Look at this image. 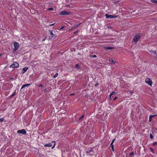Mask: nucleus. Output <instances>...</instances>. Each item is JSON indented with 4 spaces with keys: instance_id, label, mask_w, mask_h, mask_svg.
<instances>
[{
    "instance_id": "obj_8",
    "label": "nucleus",
    "mask_w": 157,
    "mask_h": 157,
    "mask_svg": "<svg viewBox=\"0 0 157 157\" xmlns=\"http://www.w3.org/2000/svg\"><path fill=\"white\" fill-rule=\"evenodd\" d=\"M26 131L24 129H22L21 130H19L17 131V133L19 134H21L24 135H26Z\"/></svg>"
},
{
    "instance_id": "obj_1",
    "label": "nucleus",
    "mask_w": 157,
    "mask_h": 157,
    "mask_svg": "<svg viewBox=\"0 0 157 157\" xmlns=\"http://www.w3.org/2000/svg\"><path fill=\"white\" fill-rule=\"evenodd\" d=\"M141 36V34L139 33L136 35L134 37L133 39V42H136L138 39L140 38Z\"/></svg>"
},
{
    "instance_id": "obj_4",
    "label": "nucleus",
    "mask_w": 157,
    "mask_h": 157,
    "mask_svg": "<svg viewBox=\"0 0 157 157\" xmlns=\"http://www.w3.org/2000/svg\"><path fill=\"white\" fill-rule=\"evenodd\" d=\"M13 45L14 48L13 49V51L14 52H15L18 49L19 47V44L17 42H14Z\"/></svg>"
},
{
    "instance_id": "obj_42",
    "label": "nucleus",
    "mask_w": 157,
    "mask_h": 157,
    "mask_svg": "<svg viewBox=\"0 0 157 157\" xmlns=\"http://www.w3.org/2000/svg\"><path fill=\"white\" fill-rule=\"evenodd\" d=\"M45 39H44L43 40L44 41L45 40Z\"/></svg>"
},
{
    "instance_id": "obj_9",
    "label": "nucleus",
    "mask_w": 157,
    "mask_h": 157,
    "mask_svg": "<svg viewBox=\"0 0 157 157\" xmlns=\"http://www.w3.org/2000/svg\"><path fill=\"white\" fill-rule=\"evenodd\" d=\"M28 68L27 67H25L23 68L21 71V73L22 74L24 73L26 71L28 70Z\"/></svg>"
},
{
    "instance_id": "obj_11",
    "label": "nucleus",
    "mask_w": 157,
    "mask_h": 157,
    "mask_svg": "<svg viewBox=\"0 0 157 157\" xmlns=\"http://www.w3.org/2000/svg\"><path fill=\"white\" fill-rule=\"evenodd\" d=\"M110 63L112 64L116 63V62L112 59H110L109 60Z\"/></svg>"
},
{
    "instance_id": "obj_29",
    "label": "nucleus",
    "mask_w": 157,
    "mask_h": 157,
    "mask_svg": "<svg viewBox=\"0 0 157 157\" xmlns=\"http://www.w3.org/2000/svg\"><path fill=\"white\" fill-rule=\"evenodd\" d=\"M92 151V150L91 149H90V150H88L87 152H88V153H90Z\"/></svg>"
},
{
    "instance_id": "obj_13",
    "label": "nucleus",
    "mask_w": 157,
    "mask_h": 157,
    "mask_svg": "<svg viewBox=\"0 0 157 157\" xmlns=\"http://www.w3.org/2000/svg\"><path fill=\"white\" fill-rule=\"evenodd\" d=\"M45 147H51L52 146V144L51 143H48L44 145Z\"/></svg>"
},
{
    "instance_id": "obj_28",
    "label": "nucleus",
    "mask_w": 157,
    "mask_h": 157,
    "mask_svg": "<svg viewBox=\"0 0 157 157\" xmlns=\"http://www.w3.org/2000/svg\"><path fill=\"white\" fill-rule=\"evenodd\" d=\"M150 138L151 139H152L153 138V136H152V135L151 134L150 135Z\"/></svg>"
},
{
    "instance_id": "obj_2",
    "label": "nucleus",
    "mask_w": 157,
    "mask_h": 157,
    "mask_svg": "<svg viewBox=\"0 0 157 157\" xmlns=\"http://www.w3.org/2000/svg\"><path fill=\"white\" fill-rule=\"evenodd\" d=\"M145 82L147 84L151 86H152V82L150 78H146L145 80Z\"/></svg>"
},
{
    "instance_id": "obj_7",
    "label": "nucleus",
    "mask_w": 157,
    "mask_h": 157,
    "mask_svg": "<svg viewBox=\"0 0 157 157\" xmlns=\"http://www.w3.org/2000/svg\"><path fill=\"white\" fill-rule=\"evenodd\" d=\"M19 64L18 63L15 62H14L13 64L11 65L10 67L12 68H17L19 67Z\"/></svg>"
},
{
    "instance_id": "obj_18",
    "label": "nucleus",
    "mask_w": 157,
    "mask_h": 157,
    "mask_svg": "<svg viewBox=\"0 0 157 157\" xmlns=\"http://www.w3.org/2000/svg\"><path fill=\"white\" fill-rule=\"evenodd\" d=\"M79 25H74L73 27H72V29H74L77 27L79 26Z\"/></svg>"
},
{
    "instance_id": "obj_3",
    "label": "nucleus",
    "mask_w": 157,
    "mask_h": 157,
    "mask_svg": "<svg viewBox=\"0 0 157 157\" xmlns=\"http://www.w3.org/2000/svg\"><path fill=\"white\" fill-rule=\"evenodd\" d=\"M49 31L50 33V34L51 35L50 37L52 38H55L57 37V36L56 35V34H55L56 33V31L52 30L51 31L49 30Z\"/></svg>"
},
{
    "instance_id": "obj_20",
    "label": "nucleus",
    "mask_w": 157,
    "mask_h": 157,
    "mask_svg": "<svg viewBox=\"0 0 157 157\" xmlns=\"http://www.w3.org/2000/svg\"><path fill=\"white\" fill-rule=\"evenodd\" d=\"M58 73H56L55 74L54 76H53V77L56 78V77H57L58 76Z\"/></svg>"
},
{
    "instance_id": "obj_40",
    "label": "nucleus",
    "mask_w": 157,
    "mask_h": 157,
    "mask_svg": "<svg viewBox=\"0 0 157 157\" xmlns=\"http://www.w3.org/2000/svg\"><path fill=\"white\" fill-rule=\"evenodd\" d=\"M69 6H69V5H67V6H67V7H69Z\"/></svg>"
},
{
    "instance_id": "obj_35",
    "label": "nucleus",
    "mask_w": 157,
    "mask_h": 157,
    "mask_svg": "<svg viewBox=\"0 0 157 157\" xmlns=\"http://www.w3.org/2000/svg\"><path fill=\"white\" fill-rule=\"evenodd\" d=\"M64 27V26H62L60 28V29H62Z\"/></svg>"
},
{
    "instance_id": "obj_26",
    "label": "nucleus",
    "mask_w": 157,
    "mask_h": 157,
    "mask_svg": "<svg viewBox=\"0 0 157 157\" xmlns=\"http://www.w3.org/2000/svg\"><path fill=\"white\" fill-rule=\"evenodd\" d=\"M157 144V142H154L153 143V145H155L156 144Z\"/></svg>"
},
{
    "instance_id": "obj_39",
    "label": "nucleus",
    "mask_w": 157,
    "mask_h": 157,
    "mask_svg": "<svg viewBox=\"0 0 157 157\" xmlns=\"http://www.w3.org/2000/svg\"><path fill=\"white\" fill-rule=\"evenodd\" d=\"M78 32V31H76L75 32H74V33L75 34Z\"/></svg>"
},
{
    "instance_id": "obj_37",
    "label": "nucleus",
    "mask_w": 157,
    "mask_h": 157,
    "mask_svg": "<svg viewBox=\"0 0 157 157\" xmlns=\"http://www.w3.org/2000/svg\"><path fill=\"white\" fill-rule=\"evenodd\" d=\"M47 89H44V92H47Z\"/></svg>"
},
{
    "instance_id": "obj_31",
    "label": "nucleus",
    "mask_w": 157,
    "mask_h": 157,
    "mask_svg": "<svg viewBox=\"0 0 157 157\" xmlns=\"http://www.w3.org/2000/svg\"><path fill=\"white\" fill-rule=\"evenodd\" d=\"M55 24V23H54L53 24H50V25H49V26H53Z\"/></svg>"
},
{
    "instance_id": "obj_22",
    "label": "nucleus",
    "mask_w": 157,
    "mask_h": 157,
    "mask_svg": "<svg viewBox=\"0 0 157 157\" xmlns=\"http://www.w3.org/2000/svg\"><path fill=\"white\" fill-rule=\"evenodd\" d=\"M91 57L96 58L97 57V56L95 55H91Z\"/></svg>"
},
{
    "instance_id": "obj_19",
    "label": "nucleus",
    "mask_w": 157,
    "mask_h": 157,
    "mask_svg": "<svg viewBox=\"0 0 157 157\" xmlns=\"http://www.w3.org/2000/svg\"><path fill=\"white\" fill-rule=\"evenodd\" d=\"M75 67L77 68H79V66L78 64H77L75 65Z\"/></svg>"
},
{
    "instance_id": "obj_33",
    "label": "nucleus",
    "mask_w": 157,
    "mask_h": 157,
    "mask_svg": "<svg viewBox=\"0 0 157 157\" xmlns=\"http://www.w3.org/2000/svg\"><path fill=\"white\" fill-rule=\"evenodd\" d=\"M117 98V97H115V98H114L113 99V100H115Z\"/></svg>"
},
{
    "instance_id": "obj_16",
    "label": "nucleus",
    "mask_w": 157,
    "mask_h": 157,
    "mask_svg": "<svg viewBox=\"0 0 157 157\" xmlns=\"http://www.w3.org/2000/svg\"><path fill=\"white\" fill-rule=\"evenodd\" d=\"M151 2L153 3L157 4V0H151Z\"/></svg>"
},
{
    "instance_id": "obj_36",
    "label": "nucleus",
    "mask_w": 157,
    "mask_h": 157,
    "mask_svg": "<svg viewBox=\"0 0 157 157\" xmlns=\"http://www.w3.org/2000/svg\"><path fill=\"white\" fill-rule=\"evenodd\" d=\"M15 94V92H14L13 94L11 96V97H13V96L14 94Z\"/></svg>"
},
{
    "instance_id": "obj_15",
    "label": "nucleus",
    "mask_w": 157,
    "mask_h": 157,
    "mask_svg": "<svg viewBox=\"0 0 157 157\" xmlns=\"http://www.w3.org/2000/svg\"><path fill=\"white\" fill-rule=\"evenodd\" d=\"M155 116V115H150L149 117V121H151L152 117Z\"/></svg>"
},
{
    "instance_id": "obj_12",
    "label": "nucleus",
    "mask_w": 157,
    "mask_h": 157,
    "mask_svg": "<svg viewBox=\"0 0 157 157\" xmlns=\"http://www.w3.org/2000/svg\"><path fill=\"white\" fill-rule=\"evenodd\" d=\"M104 48L106 50H112L113 49V48L111 47H106Z\"/></svg>"
},
{
    "instance_id": "obj_43",
    "label": "nucleus",
    "mask_w": 157,
    "mask_h": 157,
    "mask_svg": "<svg viewBox=\"0 0 157 157\" xmlns=\"http://www.w3.org/2000/svg\"><path fill=\"white\" fill-rule=\"evenodd\" d=\"M1 56V55H0V56Z\"/></svg>"
},
{
    "instance_id": "obj_32",
    "label": "nucleus",
    "mask_w": 157,
    "mask_h": 157,
    "mask_svg": "<svg viewBox=\"0 0 157 157\" xmlns=\"http://www.w3.org/2000/svg\"><path fill=\"white\" fill-rule=\"evenodd\" d=\"M84 116V115H82V117H81L80 118V119H82V118H83V117Z\"/></svg>"
},
{
    "instance_id": "obj_34",
    "label": "nucleus",
    "mask_w": 157,
    "mask_h": 157,
    "mask_svg": "<svg viewBox=\"0 0 157 157\" xmlns=\"http://www.w3.org/2000/svg\"><path fill=\"white\" fill-rule=\"evenodd\" d=\"M75 95V94L74 93H72V94H71L70 95V96H72V95Z\"/></svg>"
},
{
    "instance_id": "obj_30",
    "label": "nucleus",
    "mask_w": 157,
    "mask_h": 157,
    "mask_svg": "<svg viewBox=\"0 0 157 157\" xmlns=\"http://www.w3.org/2000/svg\"><path fill=\"white\" fill-rule=\"evenodd\" d=\"M115 139H113L112 141V142L111 143H113L114 142V141H115Z\"/></svg>"
},
{
    "instance_id": "obj_5",
    "label": "nucleus",
    "mask_w": 157,
    "mask_h": 157,
    "mask_svg": "<svg viewBox=\"0 0 157 157\" xmlns=\"http://www.w3.org/2000/svg\"><path fill=\"white\" fill-rule=\"evenodd\" d=\"M105 16L106 17V18H111L112 19L114 18H116L117 17V15H108L107 14H105Z\"/></svg>"
},
{
    "instance_id": "obj_38",
    "label": "nucleus",
    "mask_w": 157,
    "mask_h": 157,
    "mask_svg": "<svg viewBox=\"0 0 157 157\" xmlns=\"http://www.w3.org/2000/svg\"><path fill=\"white\" fill-rule=\"evenodd\" d=\"M55 145V144H54V145L52 147V148H53L54 147Z\"/></svg>"
},
{
    "instance_id": "obj_14",
    "label": "nucleus",
    "mask_w": 157,
    "mask_h": 157,
    "mask_svg": "<svg viewBox=\"0 0 157 157\" xmlns=\"http://www.w3.org/2000/svg\"><path fill=\"white\" fill-rule=\"evenodd\" d=\"M115 94H116L115 92H113L112 93H111L110 94V98H113V96H112V95H114Z\"/></svg>"
},
{
    "instance_id": "obj_41",
    "label": "nucleus",
    "mask_w": 157,
    "mask_h": 157,
    "mask_svg": "<svg viewBox=\"0 0 157 157\" xmlns=\"http://www.w3.org/2000/svg\"><path fill=\"white\" fill-rule=\"evenodd\" d=\"M154 52H155V53H156V52H155V51H154Z\"/></svg>"
},
{
    "instance_id": "obj_21",
    "label": "nucleus",
    "mask_w": 157,
    "mask_h": 157,
    "mask_svg": "<svg viewBox=\"0 0 157 157\" xmlns=\"http://www.w3.org/2000/svg\"><path fill=\"white\" fill-rule=\"evenodd\" d=\"M53 7H51L48 8V10H53Z\"/></svg>"
},
{
    "instance_id": "obj_6",
    "label": "nucleus",
    "mask_w": 157,
    "mask_h": 157,
    "mask_svg": "<svg viewBox=\"0 0 157 157\" xmlns=\"http://www.w3.org/2000/svg\"><path fill=\"white\" fill-rule=\"evenodd\" d=\"M71 14L70 12H68L65 10H63L61 11L60 13L61 15H69Z\"/></svg>"
},
{
    "instance_id": "obj_25",
    "label": "nucleus",
    "mask_w": 157,
    "mask_h": 157,
    "mask_svg": "<svg viewBox=\"0 0 157 157\" xmlns=\"http://www.w3.org/2000/svg\"><path fill=\"white\" fill-rule=\"evenodd\" d=\"M38 86L39 87H42L43 86V85L42 83H40Z\"/></svg>"
},
{
    "instance_id": "obj_10",
    "label": "nucleus",
    "mask_w": 157,
    "mask_h": 157,
    "mask_svg": "<svg viewBox=\"0 0 157 157\" xmlns=\"http://www.w3.org/2000/svg\"><path fill=\"white\" fill-rule=\"evenodd\" d=\"M30 85V84H26L23 85L21 87V89H22L24 88L29 86Z\"/></svg>"
},
{
    "instance_id": "obj_27",
    "label": "nucleus",
    "mask_w": 157,
    "mask_h": 157,
    "mask_svg": "<svg viewBox=\"0 0 157 157\" xmlns=\"http://www.w3.org/2000/svg\"><path fill=\"white\" fill-rule=\"evenodd\" d=\"M4 118H2L0 119V121L2 122L4 120Z\"/></svg>"
},
{
    "instance_id": "obj_17",
    "label": "nucleus",
    "mask_w": 157,
    "mask_h": 157,
    "mask_svg": "<svg viewBox=\"0 0 157 157\" xmlns=\"http://www.w3.org/2000/svg\"><path fill=\"white\" fill-rule=\"evenodd\" d=\"M113 143H111V144H110V146L112 148V150L113 151L114 150V146H113Z\"/></svg>"
},
{
    "instance_id": "obj_24",
    "label": "nucleus",
    "mask_w": 157,
    "mask_h": 157,
    "mask_svg": "<svg viewBox=\"0 0 157 157\" xmlns=\"http://www.w3.org/2000/svg\"><path fill=\"white\" fill-rule=\"evenodd\" d=\"M133 155V152H132L130 154V156L131 157H132Z\"/></svg>"
},
{
    "instance_id": "obj_23",
    "label": "nucleus",
    "mask_w": 157,
    "mask_h": 157,
    "mask_svg": "<svg viewBox=\"0 0 157 157\" xmlns=\"http://www.w3.org/2000/svg\"><path fill=\"white\" fill-rule=\"evenodd\" d=\"M150 149L151 151L153 153H154V151L153 149L151 148H150Z\"/></svg>"
}]
</instances>
